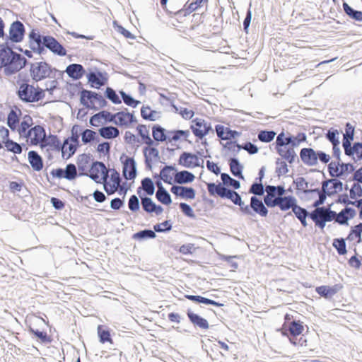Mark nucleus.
Here are the masks:
<instances>
[{
    "instance_id": "nucleus-1",
    "label": "nucleus",
    "mask_w": 362,
    "mask_h": 362,
    "mask_svg": "<svg viewBox=\"0 0 362 362\" xmlns=\"http://www.w3.org/2000/svg\"><path fill=\"white\" fill-rule=\"evenodd\" d=\"M65 72L74 81L80 80L86 75L89 86L98 90L106 85L109 79V75L105 71H102L97 66H93L88 68L86 72L85 68L80 64H69L66 67Z\"/></svg>"
},
{
    "instance_id": "nucleus-2",
    "label": "nucleus",
    "mask_w": 362,
    "mask_h": 362,
    "mask_svg": "<svg viewBox=\"0 0 362 362\" xmlns=\"http://www.w3.org/2000/svg\"><path fill=\"white\" fill-rule=\"evenodd\" d=\"M30 65V76L33 82H38L45 80L47 78H55L57 74L58 77H62L64 72L60 71L57 68L53 67L50 64L46 61H41L38 62L29 63Z\"/></svg>"
},
{
    "instance_id": "nucleus-3",
    "label": "nucleus",
    "mask_w": 362,
    "mask_h": 362,
    "mask_svg": "<svg viewBox=\"0 0 362 362\" xmlns=\"http://www.w3.org/2000/svg\"><path fill=\"white\" fill-rule=\"evenodd\" d=\"M18 53L8 46L7 42L0 43V70L3 68L6 76L18 73Z\"/></svg>"
},
{
    "instance_id": "nucleus-4",
    "label": "nucleus",
    "mask_w": 362,
    "mask_h": 362,
    "mask_svg": "<svg viewBox=\"0 0 362 362\" xmlns=\"http://www.w3.org/2000/svg\"><path fill=\"white\" fill-rule=\"evenodd\" d=\"M304 330L303 322L300 320L293 319V315L286 313L284 315V323L282 327L277 329L283 336L293 337L300 335Z\"/></svg>"
},
{
    "instance_id": "nucleus-5",
    "label": "nucleus",
    "mask_w": 362,
    "mask_h": 362,
    "mask_svg": "<svg viewBox=\"0 0 362 362\" xmlns=\"http://www.w3.org/2000/svg\"><path fill=\"white\" fill-rule=\"evenodd\" d=\"M189 129L198 139H203L211 132L214 133L211 123L199 117L192 119Z\"/></svg>"
},
{
    "instance_id": "nucleus-6",
    "label": "nucleus",
    "mask_w": 362,
    "mask_h": 362,
    "mask_svg": "<svg viewBox=\"0 0 362 362\" xmlns=\"http://www.w3.org/2000/svg\"><path fill=\"white\" fill-rule=\"evenodd\" d=\"M206 184L209 194L212 197L230 199L236 192L218 181H217V183L206 182Z\"/></svg>"
},
{
    "instance_id": "nucleus-7",
    "label": "nucleus",
    "mask_w": 362,
    "mask_h": 362,
    "mask_svg": "<svg viewBox=\"0 0 362 362\" xmlns=\"http://www.w3.org/2000/svg\"><path fill=\"white\" fill-rule=\"evenodd\" d=\"M107 169L103 161L93 160L87 177H90L95 183H102V179H106L107 177Z\"/></svg>"
},
{
    "instance_id": "nucleus-8",
    "label": "nucleus",
    "mask_w": 362,
    "mask_h": 362,
    "mask_svg": "<svg viewBox=\"0 0 362 362\" xmlns=\"http://www.w3.org/2000/svg\"><path fill=\"white\" fill-rule=\"evenodd\" d=\"M122 163V174L127 180H134L137 176V165L134 157H129L123 153L120 156Z\"/></svg>"
},
{
    "instance_id": "nucleus-9",
    "label": "nucleus",
    "mask_w": 362,
    "mask_h": 362,
    "mask_svg": "<svg viewBox=\"0 0 362 362\" xmlns=\"http://www.w3.org/2000/svg\"><path fill=\"white\" fill-rule=\"evenodd\" d=\"M138 134L142 138L143 141L148 145H156L158 142V124H154L152 126V136L153 139H151L149 135V131L145 124H139L136 127Z\"/></svg>"
},
{
    "instance_id": "nucleus-10",
    "label": "nucleus",
    "mask_w": 362,
    "mask_h": 362,
    "mask_svg": "<svg viewBox=\"0 0 362 362\" xmlns=\"http://www.w3.org/2000/svg\"><path fill=\"white\" fill-rule=\"evenodd\" d=\"M178 164L187 168H193L196 167H201L203 168L204 160H202V164H199V159L197 154L183 151L179 157Z\"/></svg>"
},
{
    "instance_id": "nucleus-11",
    "label": "nucleus",
    "mask_w": 362,
    "mask_h": 362,
    "mask_svg": "<svg viewBox=\"0 0 362 362\" xmlns=\"http://www.w3.org/2000/svg\"><path fill=\"white\" fill-rule=\"evenodd\" d=\"M49 35H42L37 28H32L28 33L29 47L32 50L40 47V46H47V38Z\"/></svg>"
},
{
    "instance_id": "nucleus-12",
    "label": "nucleus",
    "mask_w": 362,
    "mask_h": 362,
    "mask_svg": "<svg viewBox=\"0 0 362 362\" xmlns=\"http://www.w3.org/2000/svg\"><path fill=\"white\" fill-rule=\"evenodd\" d=\"M25 33V28L22 22L14 21L9 28V38L13 43H18L23 41Z\"/></svg>"
},
{
    "instance_id": "nucleus-13",
    "label": "nucleus",
    "mask_w": 362,
    "mask_h": 362,
    "mask_svg": "<svg viewBox=\"0 0 362 362\" xmlns=\"http://www.w3.org/2000/svg\"><path fill=\"white\" fill-rule=\"evenodd\" d=\"M170 191L176 197L185 200L194 199L196 196V190L193 187L179 184L173 185Z\"/></svg>"
},
{
    "instance_id": "nucleus-14",
    "label": "nucleus",
    "mask_w": 362,
    "mask_h": 362,
    "mask_svg": "<svg viewBox=\"0 0 362 362\" xmlns=\"http://www.w3.org/2000/svg\"><path fill=\"white\" fill-rule=\"evenodd\" d=\"M98 92L90 90L83 89L81 95L79 98L80 103L87 109L94 111L98 110V107L95 105L97 98Z\"/></svg>"
},
{
    "instance_id": "nucleus-15",
    "label": "nucleus",
    "mask_w": 362,
    "mask_h": 362,
    "mask_svg": "<svg viewBox=\"0 0 362 362\" xmlns=\"http://www.w3.org/2000/svg\"><path fill=\"white\" fill-rule=\"evenodd\" d=\"M215 131L218 139L228 141H234L233 139L240 136L241 134V132L231 129L222 124H216L215 126Z\"/></svg>"
},
{
    "instance_id": "nucleus-16",
    "label": "nucleus",
    "mask_w": 362,
    "mask_h": 362,
    "mask_svg": "<svg viewBox=\"0 0 362 362\" xmlns=\"http://www.w3.org/2000/svg\"><path fill=\"white\" fill-rule=\"evenodd\" d=\"M136 192L141 200L143 210L150 214L155 213L158 215V204H156L149 196L142 194L141 187L137 188Z\"/></svg>"
},
{
    "instance_id": "nucleus-17",
    "label": "nucleus",
    "mask_w": 362,
    "mask_h": 362,
    "mask_svg": "<svg viewBox=\"0 0 362 362\" xmlns=\"http://www.w3.org/2000/svg\"><path fill=\"white\" fill-rule=\"evenodd\" d=\"M300 159L307 166H315L317 165V151L313 148L305 147L300 149Z\"/></svg>"
},
{
    "instance_id": "nucleus-18",
    "label": "nucleus",
    "mask_w": 362,
    "mask_h": 362,
    "mask_svg": "<svg viewBox=\"0 0 362 362\" xmlns=\"http://www.w3.org/2000/svg\"><path fill=\"white\" fill-rule=\"evenodd\" d=\"M343 286L341 284H336L332 286L327 285H322L315 288V292L320 296L325 299H331L335 294H337Z\"/></svg>"
},
{
    "instance_id": "nucleus-19",
    "label": "nucleus",
    "mask_w": 362,
    "mask_h": 362,
    "mask_svg": "<svg viewBox=\"0 0 362 362\" xmlns=\"http://www.w3.org/2000/svg\"><path fill=\"white\" fill-rule=\"evenodd\" d=\"M46 136V130L44 124L35 125L27 132L25 138H30L33 141L34 145L39 144L44 140Z\"/></svg>"
},
{
    "instance_id": "nucleus-20",
    "label": "nucleus",
    "mask_w": 362,
    "mask_h": 362,
    "mask_svg": "<svg viewBox=\"0 0 362 362\" xmlns=\"http://www.w3.org/2000/svg\"><path fill=\"white\" fill-rule=\"evenodd\" d=\"M27 328L28 333L32 337L36 339L37 341L42 344L47 345L52 343L53 339L51 336L48 335L46 332L34 329L31 325H27Z\"/></svg>"
},
{
    "instance_id": "nucleus-21",
    "label": "nucleus",
    "mask_w": 362,
    "mask_h": 362,
    "mask_svg": "<svg viewBox=\"0 0 362 362\" xmlns=\"http://www.w3.org/2000/svg\"><path fill=\"white\" fill-rule=\"evenodd\" d=\"M356 215V211L350 206H346L337 213L336 222L341 226H348L349 221L354 218Z\"/></svg>"
},
{
    "instance_id": "nucleus-22",
    "label": "nucleus",
    "mask_w": 362,
    "mask_h": 362,
    "mask_svg": "<svg viewBox=\"0 0 362 362\" xmlns=\"http://www.w3.org/2000/svg\"><path fill=\"white\" fill-rule=\"evenodd\" d=\"M47 49L52 52L54 55L64 57L66 55V50L65 47L59 42V41L53 36L50 35L47 40Z\"/></svg>"
},
{
    "instance_id": "nucleus-23",
    "label": "nucleus",
    "mask_w": 362,
    "mask_h": 362,
    "mask_svg": "<svg viewBox=\"0 0 362 362\" xmlns=\"http://www.w3.org/2000/svg\"><path fill=\"white\" fill-rule=\"evenodd\" d=\"M344 154L350 157L354 161L362 160V141H354L352 145L346 148Z\"/></svg>"
},
{
    "instance_id": "nucleus-24",
    "label": "nucleus",
    "mask_w": 362,
    "mask_h": 362,
    "mask_svg": "<svg viewBox=\"0 0 362 362\" xmlns=\"http://www.w3.org/2000/svg\"><path fill=\"white\" fill-rule=\"evenodd\" d=\"M187 315L189 322L194 327H198L202 329H206L209 327V324L206 319L197 313H194L190 309L187 310Z\"/></svg>"
},
{
    "instance_id": "nucleus-25",
    "label": "nucleus",
    "mask_w": 362,
    "mask_h": 362,
    "mask_svg": "<svg viewBox=\"0 0 362 362\" xmlns=\"http://www.w3.org/2000/svg\"><path fill=\"white\" fill-rule=\"evenodd\" d=\"M28 162L34 171L39 172L42 170L44 160L37 151L31 150L28 153Z\"/></svg>"
},
{
    "instance_id": "nucleus-26",
    "label": "nucleus",
    "mask_w": 362,
    "mask_h": 362,
    "mask_svg": "<svg viewBox=\"0 0 362 362\" xmlns=\"http://www.w3.org/2000/svg\"><path fill=\"white\" fill-rule=\"evenodd\" d=\"M250 207L252 211L259 214L262 217H266L268 215L267 206L262 199L256 196L250 197Z\"/></svg>"
},
{
    "instance_id": "nucleus-27",
    "label": "nucleus",
    "mask_w": 362,
    "mask_h": 362,
    "mask_svg": "<svg viewBox=\"0 0 362 362\" xmlns=\"http://www.w3.org/2000/svg\"><path fill=\"white\" fill-rule=\"evenodd\" d=\"M195 179L194 175L188 170H177L176 169L174 175V183L179 185H185L192 183Z\"/></svg>"
},
{
    "instance_id": "nucleus-28",
    "label": "nucleus",
    "mask_w": 362,
    "mask_h": 362,
    "mask_svg": "<svg viewBox=\"0 0 362 362\" xmlns=\"http://www.w3.org/2000/svg\"><path fill=\"white\" fill-rule=\"evenodd\" d=\"M345 132L343 134L342 147L344 151L353 144L354 140L355 127L350 122H346L344 127Z\"/></svg>"
},
{
    "instance_id": "nucleus-29",
    "label": "nucleus",
    "mask_w": 362,
    "mask_h": 362,
    "mask_svg": "<svg viewBox=\"0 0 362 362\" xmlns=\"http://www.w3.org/2000/svg\"><path fill=\"white\" fill-rule=\"evenodd\" d=\"M278 204L276 206L283 211H286L292 209L298 204L296 198L293 195H286L284 197H279L278 199Z\"/></svg>"
},
{
    "instance_id": "nucleus-30",
    "label": "nucleus",
    "mask_w": 362,
    "mask_h": 362,
    "mask_svg": "<svg viewBox=\"0 0 362 362\" xmlns=\"http://www.w3.org/2000/svg\"><path fill=\"white\" fill-rule=\"evenodd\" d=\"M228 164L230 167V170L231 174L238 179H244V176L243 175V165L240 163L238 158L237 157H230L228 160Z\"/></svg>"
},
{
    "instance_id": "nucleus-31",
    "label": "nucleus",
    "mask_w": 362,
    "mask_h": 362,
    "mask_svg": "<svg viewBox=\"0 0 362 362\" xmlns=\"http://www.w3.org/2000/svg\"><path fill=\"white\" fill-rule=\"evenodd\" d=\"M276 153L289 164H293L296 161L298 163H300V159L292 147H284L281 150H278Z\"/></svg>"
},
{
    "instance_id": "nucleus-32",
    "label": "nucleus",
    "mask_w": 362,
    "mask_h": 362,
    "mask_svg": "<svg viewBox=\"0 0 362 362\" xmlns=\"http://www.w3.org/2000/svg\"><path fill=\"white\" fill-rule=\"evenodd\" d=\"M93 160L90 153H81L77 157V168L79 173H83V176L88 175V165Z\"/></svg>"
},
{
    "instance_id": "nucleus-33",
    "label": "nucleus",
    "mask_w": 362,
    "mask_h": 362,
    "mask_svg": "<svg viewBox=\"0 0 362 362\" xmlns=\"http://www.w3.org/2000/svg\"><path fill=\"white\" fill-rule=\"evenodd\" d=\"M112 330L105 325H99L97 327V334L99 342L104 344L105 343L112 344L111 332Z\"/></svg>"
},
{
    "instance_id": "nucleus-34",
    "label": "nucleus",
    "mask_w": 362,
    "mask_h": 362,
    "mask_svg": "<svg viewBox=\"0 0 362 362\" xmlns=\"http://www.w3.org/2000/svg\"><path fill=\"white\" fill-rule=\"evenodd\" d=\"M119 130L112 125H105L98 129L99 135L107 140L114 139L119 136Z\"/></svg>"
},
{
    "instance_id": "nucleus-35",
    "label": "nucleus",
    "mask_w": 362,
    "mask_h": 362,
    "mask_svg": "<svg viewBox=\"0 0 362 362\" xmlns=\"http://www.w3.org/2000/svg\"><path fill=\"white\" fill-rule=\"evenodd\" d=\"M175 170L176 168L175 165H165L160 170V182L163 180L165 183L173 185Z\"/></svg>"
},
{
    "instance_id": "nucleus-36",
    "label": "nucleus",
    "mask_w": 362,
    "mask_h": 362,
    "mask_svg": "<svg viewBox=\"0 0 362 362\" xmlns=\"http://www.w3.org/2000/svg\"><path fill=\"white\" fill-rule=\"evenodd\" d=\"M154 231H152L151 228H144L143 230H138L132 235V239L141 243L148 240L154 239L156 238Z\"/></svg>"
},
{
    "instance_id": "nucleus-37",
    "label": "nucleus",
    "mask_w": 362,
    "mask_h": 362,
    "mask_svg": "<svg viewBox=\"0 0 362 362\" xmlns=\"http://www.w3.org/2000/svg\"><path fill=\"white\" fill-rule=\"evenodd\" d=\"M34 91V86L33 85H28L25 86L18 88V89L16 91V94L18 97V98L23 103H31V98H32V93Z\"/></svg>"
},
{
    "instance_id": "nucleus-38",
    "label": "nucleus",
    "mask_w": 362,
    "mask_h": 362,
    "mask_svg": "<svg viewBox=\"0 0 362 362\" xmlns=\"http://www.w3.org/2000/svg\"><path fill=\"white\" fill-rule=\"evenodd\" d=\"M115 125L122 128H129V110L124 108L123 110L115 112Z\"/></svg>"
},
{
    "instance_id": "nucleus-39",
    "label": "nucleus",
    "mask_w": 362,
    "mask_h": 362,
    "mask_svg": "<svg viewBox=\"0 0 362 362\" xmlns=\"http://www.w3.org/2000/svg\"><path fill=\"white\" fill-rule=\"evenodd\" d=\"M293 185H296V194L300 198L303 199L301 194L305 196L306 191L308 190L309 182L303 177H298L293 181Z\"/></svg>"
},
{
    "instance_id": "nucleus-40",
    "label": "nucleus",
    "mask_w": 362,
    "mask_h": 362,
    "mask_svg": "<svg viewBox=\"0 0 362 362\" xmlns=\"http://www.w3.org/2000/svg\"><path fill=\"white\" fill-rule=\"evenodd\" d=\"M46 146H47L52 151H59L64 148V142L62 143L59 136L56 134H49L45 140Z\"/></svg>"
},
{
    "instance_id": "nucleus-41",
    "label": "nucleus",
    "mask_w": 362,
    "mask_h": 362,
    "mask_svg": "<svg viewBox=\"0 0 362 362\" xmlns=\"http://www.w3.org/2000/svg\"><path fill=\"white\" fill-rule=\"evenodd\" d=\"M175 97L170 94V96L166 95L163 93H160V104L163 106H165L168 110L173 112H177L179 108L174 103Z\"/></svg>"
},
{
    "instance_id": "nucleus-42",
    "label": "nucleus",
    "mask_w": 362,
    "mask_h": 362,
    "mask_svg": "<svg viewBox=\"0 0 362 362\" xmlns=\"http://www.w3.org/2000/svg\"><path fill=\"white\" fill-rule=\"evenodd\" d=\"M33 120L30 115H25L19 124L18 134L22 137H25L27 132L30 131V127L33 124Z\"/></svg>"
},
{
    "instance_id": "nucleus-43",
    "label": "nucleus",
    "mask_w": 362,
    "mask_h": 362,
    "mask_svg": "<svg viewBox=\"0 0 362 362\" xmlns=\"http://www.w3.org/2000/svg\"><path fill=\"white\" fill-rule=\"evenodd\" d=\"M81 131V127L78 124H74L71 129V136L64 139V144L67 145L69 142L80 144L79 137Z\"/></svg>"
},
{
    "instance_id": "nucleus-44",
    "label": "nucleus",
    "mask_w": 362,
    "mask_h": 362,
    "mask_svg": "<svg viewBox=\"0 0 362 362\" xmlns=\"http://www.w3.org/2000/svg\"><path fill=\"white\" fill-rule=\"evenodd\" d=\"M173 130H168L160 126V143L165 142L167 144H170L172 146H175L176 148H180L178 144L173 143Z\"/></svg>"
},
{
    "instance_id": "nucleus-45",
    "label": "nucleus",
    "mask_w": 362,
    "mask_h": 362,
    "mask_svg": "<svg viewBox=\"0 0 362 362\" xmlns=\"http://www.w3.org/2000/svg\"><path fill=\"white\" fill-rule=\"evenodd\" d=\"M66 89L69 94L70 98H74L76 95H79L81 97V92L83 88V85L81 82L78 81L77 83H71L67 82L66 85Z\"/></svg>"
},
{
    "instance_id": "nucleus-46",
    "label": "nucleus",
    "mask_w": 362,
    "mask_h": 362,
    "mask_svg": "<svg viewBox=\"0 0 362 362\" xmlns=\"http://www.w3.org/2000/svg\"><path fill=\"white\" fill-rule=\"evenodd\" d=\"M342 6L344 13L350 18L356 21L362 22V11L354 9L346 1L343 2Z\"/></svg>"
},
{
    "instance_id": "nucleus-47",
    "label": "nucleus",
    "mask_w": 362,
    "mask_h": 362,
    "mask_svg": "<svg viewBox=\"0 0 362 362\" xmlns=\"http://www.w3.org/2000/svg\"><path fill=\"white\" fill-rule=\"evenodd\" d=\"M64 170L65 179L69 181L75 180L77 177L83 176V173H77L75 164L69 163L66 164Z\"/></svg>"
},
{
    "instance_id": "nucleus-48",
    "label": "nucleus",
    "mask_w": 362,
    "mask_h": 362,
    "mask_svg": "<svg viewBox=\"0 0 362 362\" xmlns=\"http://www.w3.org/2000/svg\"><path fill=\"white\" fill-rule=\"evenodd\" d=\"M157 145H158V142L156 143V145H148L143 148L144 159H146V156L148 158L155 163L158 161V149L156 148Z\"/></svg>"
},
{
    "instance_id": "nucleus-49",
    "label": "nucleus",
    "mask_w": 362,
    "mask_h": 362,
    "mask_svg": "<svg viewBox=\"0 0 362 362\" xmlns=\"http://www.w3.org/2000/svg\"><path fill=\"white\" fill-rule=\"evenodd\" d=\"M173 143L176 144L177 141H187L189 144H192V141L189 140L188 138L190 136L189 130H182V129H173Z\"/></svg>"
},
{
    "instance_id": "nucleus-50",
    "label": "nucleus",
    "mask_w": 362,
    "mask_h": 362,
    "mask_svg": "<svg viewBox=\"0 0 362 362\" xmlns=\"http://www.w3.org/2000/svg\"><path fill=\"white\" fill-rule=\"evenodd\" d=\"M119 93L121 100H123L124 104L127 106L136 108L141 103V101L135 99L130 93H127L123 90H120Z\"/></svg>"
},
{
    "instance_id": "nucleus-51",
    "label": "nucleus",
    "mask_w": 362,
    "mask_h": 362,
    "mask_svg": "<svg viewBox=\"0 0 362 362\" xmlns=\"http://www.w3.org/2000/svg\"><path fill=\"white\" fill-rule=\"evenodd\" d=\"M346 240L347 239L344 238H337L333 240L332 246L339 255H345L348 252Z\"/></svg>"
},
{
    "instance_id": "nucleus-52",
    "label": "nucleus",
    "mask_w": 362,
    "mask_h": 362,
    "mask_svg": "<svg viewBox=\"0 0 362 362\" xmlns=\"http://www.w3.org/2000/svg\"><path fill=\"white\" fill-rule=\"evenodd\" d=\"M158 113V111L152 110L149 105H143L141 108V116L146 121H156Z\"/></svg>"
},
{
    "instance_id": "nucleus-53",
    "label": "nucleus",
    "mask_w": 362,
    "mask_h": 362,
    "mask_svg": "<svg viewBox=\"0 0 362 362\" xmlns=\"http://www.w3.org/2000/svg\"><path fill=\"white\" fill-rule=\"evenodd\" d=\"M141 186H140L142 188L145 189V194L147 196H151L155 192L156 189V185L154 182L152 180L151 178L148 177H146L141 180Z\"/></svg>"
},
{
    "instance_id": "nucleus-54",
    "label": "nucleus",
    "mask_w": 362,
    "mask_h": 362,
    "mask_svg": "<svg viewBox=\"0 0 362 362\" xmlns=\"http://www.w3.org/2000/svg\"><path fill=\"white\" fill-rule=\"evenodd\" d=\"M355 171V166L351 163L339 162V177L345 179L349 174Z\"/></svg>"
},
{
    "instance_id": "nucleus-55",
    "label": "nucleus",
    "mask_w": 362,
    "mask_h": 362,
    "mask_svg": "<svg viewBox=\"0 0 362 362\" xmlns=\"http://www.w3.org/2000/svg\"><path fill=\"white\" fill-rule=\"evenodd\" d=\"M361 234L362 223H359L358 224L351 227L349 233L346 237V239L349 241H352L354 240V238H358V243H361L362 241Z\"/></svg>"
},
{
    "instance_id": "nucleus-56",
    "label": "nucleus",
    "mask_w": 362,
    "mask_h": 362,
    "mask_svg": "<svg viewBox=\"0 0 362 362\" xmlns=\"http://www.w3.org/2000/svg\"><path fill=\"white\" fill-rule=\"evenodd\" d=\"M276 134L274 130L263 129L258 132L257 138L262 142L269 143L274 140Z\"/></svg>"
},
{
    "instance_id": "nucleus-57",
    "label": "nucleus",
    "mask_w": 362,
    "mask_h": 362,
    "mask_svg": "<svg viewBox=\"0 0 362 362\" xmlns=\"http://www.w3.org/2000/svg\"><path fill=\"white\" fill-rule=\"evenodd\" d=\"M104 95L105 98L110 100L113 104L119 105L122 103V100L118 96L116 90L110 86L106 87Z\"/></svg>"
},
{
    "instance_id": "nucleus-58",
    "label": "nucleus",
    "mask_w": 362,
    "mask_h": 362,
    "mask_svg": "<svg viewBox=\"0 0 362 362\" xmlns=\"http://www.w3.org/2000/svg\"><path fill=\"white\" fill-rule=\"evenodd\" d=\"M338 178L339 177H332V184L329 186V197L334 196L338 192L343 190V182Z\"/></svg>"
},
{
    "instance_id": "nucleus-59",
    "label": "nucleus",
    "mask_w": 362,
    "mask_h": 362,
    "mask_svg": "<svg viewBox=\"0 0 362 362\" xmlns=\"http://www.w3.org/2000/svg\"><path fill=\"white\" fill-rule=\"evenodd\" d=\"M248 192L250 194H254L253 196L256 197L263 196L265 192V190L262 182H257L255 180L250 185Z\"/></svg>"
},
{
    "instance_id": "nucleus-60",
    "label": "nucleus",
    "mask_w": 362,
    "mask_h": 362,
    "mask_svg": "<svg viewBox=\"0 0 362 362\" xmlns=\"http://www.w3.org/2000/svg\"><path fill=\"white\" fill-rule=\"evenodd\" d=\"M221 144L223 149H227L233 152V157H237V155L242 149L241 145L238 143L237 140L228 141L225 144L221 143Z\"/></svg>"
},
{
    "instance_id": "nucleus-61",
    "label": "nucleus",
    "mask_w": 362,
    "mask_h": 362,
    "mask_svg": "<svg viewBox=\"0 0 362 362\" xmlns=\"http://www.w3.org/2000/svg\"><path fill=\"white\" fill-rule=\"evenodd\" d=\"M339 131L337 129L331 127L325 133V136L327 141H329L332 145L340 144L339 141Z\"/></svg>"
},
{
    "instance_id": "nucleus-62",
    "label": "nucleus",
    "mask_w": 362,
    "mask_h": 362,
    "mask_svg": "<svg viewBox=\"0 0 362 362\" xmlns=\"http://www.w3.org/2000/svg\"><path fill=\"white\" fill-rule=\"evenodd\" d=\"M310 219L328 221L329 217L327 216L326 209L325 206H322L311 211Z\"/></svg>"
},
{
    "instance_id": "nucleus-63",
    "label": "nucleus",
    "mask_w": 362,
    "mask_h": 362,
    "mask_svg": "<svg viewBox=\"0 0 362 362\" xmlns=\"http://www.w3.org/2000/svg\"><path fill=\"white\" fill-rule=\"evenodd\" d=\"M114 29L122 35L125 38L134 40L136 36L132 34L129 30L123 27L117 21L115 20L112 22Z\"/></svg>"
},
{
    "instance_id": "nucleus-64",
    "label": "nucleus",
    "mask_w": 362,
    "mask_h": 362,
    "mask_svg": "<svg viewBox=\"0 0 362 362\" xmlns=\"http://www.w3.org/2000/svg\"><path fill=\"white\" fill-rule=\"evenodd\" d=\"M112 143L110 141H102L99 143L96 147V151L98 153L100 158L102 156H109Z\"/></svg>"
}]
</instances>
